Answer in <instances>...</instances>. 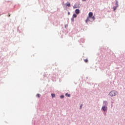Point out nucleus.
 I'll return each instance as SVG.
<instances>
[{
  "label": "nucleus",
  "mask_w": 125,
  "mask_h": 125,
  "mask_svg": "<svg viewBox=\"0 0 125 125\" xmlns=\"http://www.w3.org/2000/svg\"><path fill=\"white\" fill-rule=\"evenodd\" d=\"M73 8H77V6H76V5H74L73 6Z\"/></svg>",
  "instance_id": "12"
},
{
  "label": "nucleus",
  "mask_w": 125,
  "mask_h": 125,
  "mask_svg": "<svg viewBox=\"0 0 125 125\" xmlns=\"http://www.w3.org/2000/svg\"><path fill=\"white\" fill-rule=\"evenodd\" d=\"M61 98H64V95H61Z\"/></svg>",
  "instance_id": "13"
},
{
  "label": "nucleus",
  "mask_w": 125,
  "mask_h": 125,
  "mask_svg": "<svg viewBox=\"0 0 125 125\" xmlns=\"http://www.w3.org/2000/svg\"><path fill=\"white\" fill-rule=\"evenodd\" d=\"M102 109L104 111H106V110H107V106H104L102 107Z\"/></svg>",
  "instance_id": "3"
},
{
  "label": "nucleus",
  "mask_w": 125,
  "mask_h": 125,
  "mask_svg": "<svg viewBox=\"0 0 125 125\" xmlns=\"http://www.w3.org/2000/svg\"><path fill=\"white\" fill-rule=\"evenodd\" d=\"M82 107H83V104H81L80 105V109H82Z\"/></svg>",
  "instance_id": "14"
},
{
  "label": "nucleus",
  "mask_w": 125,
  "mask_h": 125,
  "mask_svg": "<svg viewBox=\"0 0 125 125\" xmlns=\"http://www.w3.org/2000/svg\"><path fill=\"white\" fill-rule=\"evenodd\" d=\"M84 62H85V63H87L88 62V60H87V59L84 60Z\"/></svg>",
  "instance_id": "7"
},
{
  "label": "nucleus",
  "mask_w": 125,
  "mask_h": 125,
  "mask_svg": "<svg viewBox=\"0 0 125 125\" xmlns=\"http://www.w3.org/2000/svg\"><path fill=\"white\" fill-rule=\"evenodd\" d=\"M36 96H37V97H38L39 98H40L41 95H40V94H37Z\"/></svg>",
  "instance_id": "8"
},
{
  "label": "nucleus",
  "mask_w": 125,
  "mask_h": 125,
  "mask_svg": "<svg viewBox=\"0 0 125 125\" xmlns=\"http://www.w3.org/2000/svg\"><path fill=\"white\" fill-rule=\"evenodd\" d=\"M65 96H66L67 97H70V96H71L70 94H68L67 93L65 94Z\"/></svg>",
  "instance_id": "6"
},
{
  "label": "nucleus",
  "mask_w": 125,
  "mask_h": 125,
  "mask_svg": "<svg viewBox=\"0 0 125 125\" xmlns=\"http://www.w3.org/2000/svg\"><path fill=\"white\" fill-rule=\"evenodd\" d=\"M51 96H52V97L53 98L55 97V94H51Z\"/></svg>",
  "instance_id": "9"
},
{
  "label": "nucleus",
  "mask_w": 125,
  "mask_h": 125,
  "mask_svg": "<svg viewBox=\"0 0 125 125\" xmlns=\"http://www.w3.org/2000/svg\"><path fill=\"white\" fill-rule=\"evenodd\" d=\"M73 17H74V18H76L77 17V14H73Z\"/></svg>",
  "instance_id": "10"
},
{
  "label": "nucleus",
  "mask_w": 125,
  "mask_h": 125,
  "mask_svg": "<svg viewBox=\"0 0 125 125\" xmlns=\"http://www.w3.org/2000/svg\"><path fill=\"white\" fill-rule=\"evenodd\" d=\"M109 95L111 97L116 96L117 95V91H112L109 93Z\"/></svg>",
  "instance_id": "2"
},
{
  "label": "nucleus",
  "mask_w": 125,
  "mask_h": 125,
  "mask_svg": "<svg viewBox=\"0 0 125 125\" xmlns=\"http://www.w3.org/2000/svg\"><path fill=\"white\" fill-rule=\"evenodd\" d=\"M65 5H66V6H67L68 7H70L71 6V3H66Z\"/></svg>",
  "instance_id": "5"
},
{
  "label": "nucleus",
  "mask_w": 125,
  "mask_h": 125,
  "mask_svg": "<svg viewBox=\"0 0 125 125\" xmlns=\"http://www.w3.org/2000/svg\"><path fill=\"white\" fill-rule=\"evenodd\" d=\"M113 9H114V11L116 10V9H117V6L114 7Z\"/></svg>",
  "instance_id": "11"
},
{
  "label": "nucleus",
  "mask_w": 125,
  "mask_h": 125,
  "mask_svg": "<svg viewBox=\"0 0 125 125\" xmlns=\"http://www.w3.org/2000/svg\"><path fill=\"white\" fill-rule=\"evenodd\" d=\"M75 13H76V14H79L80 13V10L79 9H76L75 10Z\"/></svg>",
  "instance_id": "4"
},
{
  "label": "nucleus",
  "mask_w": 125,
  "mask_h": 125,
  "mask_svg": "<svg viewBox=\"0 0 125 125\" xmlns=\"http://www.w3.org/2000/svg\"><path fill=\"white\" fill-rule=\"evenodd\" d=\"M83 0V1H85V0Z\"/></svg>",
  "instance_id": "15"
},
{
  "label": "nucleus",
  "mask_w": 125,
  "mask_h": 125,
  "mask_svg": "<svg viewBox=\"0 0 125 125\" xmlns=\"http://www.w3.org/2000/svg\"><path fill=\"white\" fill-rule=\"evenodd\" d=\"M90 19H92V20H95V18L93 16V13L92 12H89L88 17L85 21L86 23H87L88 21H90Z\"/></svg>",
  "instance_id": "1"
}]
</instances>
